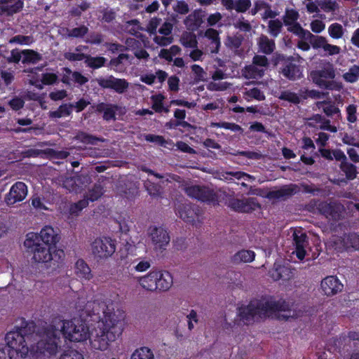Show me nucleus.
Returning a JSON list of instances; mask_svg holds the SVG:
<instances>
[{
  "instance_id": "f257e3e1",
  "label": "nucleus",
  "mask_w": 359,
  "mask_h": 359,
  "mask_svg": "<svg viewBox=\"0 0 359 359\" xmlns=\"http://www.w3.org/2000/svg\"><path fill=\"white\" fill-rule=\"evenodd\" d=\"M83 313L95 322L90 331L81 318L65 321L55 319L51 324H36L39 340L46 342L51 340L55 346L54 352L44 356L45 358L57 354L61 333L73 341H83L89 338L91 347L99 351L107 350L110 344L121 336L126 325V313L123 310L115 309L110 299L102 295L95 296L86 304Z\"/></svg>"
},
{
  "instance_id": "f03ea898",
  "label": "nucleus",
  "mask_w": 359,
  "mask_h": 359,
  "mask_svg": "<svg viewBox=\"0 0 359 359\" xmlns=\"http://www.w3.org/2000/svg\"><path fill=\"white\" fill-rule=\"evenodd\" d=\"M6 344H0V359H11L13 351L22 359L45 358L55 350L54 343L39 340L36 336V323L26 322L24 325L11 331L5 337Z\"/></svg>"
},
{
  "instance_id": "7ed1b4c3",
  "label": "nucleus",
  "mask_w": 359,
  "mask_h": 359,
  "mask_svg": "<svg viewBox=\"0 0 359 359\" xmlns=\"http://www.w3.org/2000/svg\"><path fill=\"white\" fill-rule=\"evenodd\" d=\"M285 301H272L266 299H255L251 301L246 306H241L238 309V316L245 324L259 318L269 316L273 312H283V318H297L302 315L301 310L292 308Z\"/></svg>"
},
{
  "instance_id": "20e7f679",
  "label": "nucleus",
  "mask_w": 359,
  "mask_h": 359,
  "mask_svg": "<svg viewBox=\"0 0 359 359\" xmlns=\"http://www.w3.org/2000/svg\"><path fill=\"white\" fill-rule=\"evenodd\" d=\"M91 250L95 257L106 259L114 253L116 246L110 238H98L92 243Z\"/></svg>"
},
{
  "instance_id": "39448f33",
  "label": "nucleus",
  "mask_w": 359,
  "mask_h": 359,
  "mask_svg": "<svg viewBox=\"0 0 359 359\" xmlns=\"http://www.w3.org/2000/svg\"><path fill=\"white\" fill-rule=\"evenodd\" d=\"M148 236L155 250H165L170 241L169 233L161 226H150L148 229Z\"/></svg>"
},
{
  "instance_id": "423d86ee",
  "label": "nucleus",
  "mask_w": 359,
  "mask_h": 359,
  "mask_svg": "<svg viewBox=\"0 0 359 359\" xmlns=\"http://www.w3.org/2000/svg\"><path fill=\"white\" fill-rule=\"evenodd\" d=\"M226 205L234 211L245 213L252 212L261 207L256 198L238 199L231 196Z\"/></svg>"
},
{
  "instance_id": "0eeeda50",
  "label": "nucleus",
  "mask_w": 359,
  "mask_h": 359,
  "mask_svg": "<svg viewBox=\"0 0 359 359\" xmlns=\"http://www.w3.org/2000/svg\"><path fill=\"white\" fill-rule=\"evenodd\" d=\"M186 193L190 197L199 201L215 204L218 202L219 193L201 186H191L186 189Z\"/></svg>"
},
{
  "instance_id": "6e6552de",
  "label": "nucleus",
  "mask_w": 359,
  "mask_h": 359,
  "mask_svg": "<svg viewBox=\"0 0 359 359\" xmlns=\"http://www.w3.org/2000/svg\"><path fill=\"white\" fill-rule=\"evenodd\" d=\"M98 86L104 89L114 90L118 94L126 93L129 88V83L125 79L116 78L112 75L99 77L95 79Z\"/></svg>"
},
{
  "instance_id": "1a4fd4ad",
  "label": "nucleus",
  "mask_w": 359,
  "mask_h": 359,
  "mask_svg": "<svg viewBox=\"0 0 359 359\" xmlns=\"http://www.w3.org/2000/svg\"><path fill=\"white\" fill-rule=\"evenodd\" d=\"M336 73L335 69L332 64L328 62L321 69L311 71L310 73V79L313 83L321 88L327 81L328 79H334Z\"/></svg>"
},
{
  "instance_id": "9d476101",
  "label": "nucleus",
  "mask_w": 359,
  "mask_h": 359,
  "mask_svg": "<svg viewBox=\"0 0 359 359\" xmlns=\"http://www.w3.org/2000/svg\"><path fill=\"white\" fill-rule=\"evenodd\" d=\"M27 195V187L22 182H15L5 197V202L8 206L22 201Z\"/></svg>"
},
{
  "instance_id": "9b49d317",
  "label": "nucleus",
  "mask_w": 359,
  "mask_h": 359,
  "mask_svg": "<svg viewBox=\"0 0 359 359\" xmlns=\"http://www.w3.org/2000/svg\"><path fill=\"white\" fill-rule=\"evenodd\" d=\"M343 210L344 206L341 203L337 202H319L317 206L318 212L325 216L328 219L334 220H338L340 219L341 213Z\"/></svg>"
},
{
  "instance_id": "f8f14e48",
  "label": "nucleus",
  "mask_w": 359,
  "mask_h": 359,
  "mask_svg": "<svg viewBox=\"0 0 359 359\" xmlns=\"http://www.w3.org/2000/svg\"><path fill=\"white\" fill-rule=\"evenodd\" d=\"M30 241L27 240L25 244L29 245L33 253V259L39 263H46L52 261L51 248L44 244L34 243L30 245Z\"/></svg>"
},
{
  "instance_id": "ddd939ff",
  "label": "nucleus",
  "mask_w": 359,
  "mask_h": 359,
  "mask_svg": "<svg viewBox=\"0 0 359 359\" xmlns=\"http://www.w3.org/2000/svg\"><path fill=\"white\" fill-rule=\"evenodd\" d=\"M299 191L298 186L294 184H286L278 189H274L269 191L266 197L273 201H285L297 193Z\"/></svg>"
},
{
  "instance_id": "4468645a",
  "label": "nucleus",
  "mask_w": 359,
  "mask_h": 359,
  "mask_svg": "<svg viewBox=\"0 0 359 359\" xmlns=\"http://www.w3.org/2000/svg\"><path fill=\"white\" fill-rule=\"evenodd\" d=\"M260 13L263 20L273 19L278 13L273 11L271 5L265 0H256L254 2V7L251 9L250 13L252 15Z\"/></svg>"
},
{
  "instance_id": "2eb2a0df",
  "label": "nucleus",
  "mask_w": 359,
  "mask_h": 359,
  "mask_svg": "<svg viewBox=\"0 0 359 359\" xmlns=\"http://www.w3.org/2000/svg\"><path fill=\"white\" fill-rule=\"evenodd\" d=\"M294 245H295L296 255L302 260L306 255L305 248L309 246V239L306 233L301 230H294L292 234Z\"/></svg>"
},
{
  "instance_id": "dca6fc26",
  "label": "nucleus",
  "mask_w": 359,
  "mask_h": 359,
  "mask_svg": "<svg viewBox=\"0 0 359 359\" xmlns=\"http://www.w3.org/2000/svg\"><path fill=\"white\" fill-rule=\"evenodd\" d=\"M279 72L291 81L299 79L302 76L299 67L293 63L291 58H288L283 62Z\"/></svg>"
},
{
  "instance_id": "f3484780",
  "label": "nucleus",
  "mask_w": 359,
  "mask_h": 359,
  "mask_svg": "<svg viewBox=\"0 0 359 359\" xmlns=\"http://www.w3.org/2000/svg\"><path fill=\"white\" fill-rule=\"evenodd\" d=\"M335 243L341 245L338 247L341 250H359V235L355 233H345Z\"/></svg>"
},
{
  "instance_id": "a211bd4d",
  "label": "nucleus",
  "mask_w": 359,
  "mask_h": 359,
  "mask_svg": "<svg viewBox=\"0 0 359 359\" xmlns=\"http://www.w3.org/2000/svg\"><path fill=\"white\" fill-rule=\"evenodd\" d=\"M321 289L327 296H332L341 292L343 285L335 276H327L321 281Z\"/></svg>"
},
{
  "instance_id": "6ab92c4d",
  "label": "nucleus",
  "mask_w": 359,
  "mask_h": 359,
  "mask_svg": "<svg viewBox=\"0 0 359 359\" xmlns=\"http://www.w3.org/2000/svg\"><path fill=\"white\" fill-rule=\"evenodd\" d=\"M24 0H0V15L7 16L20 12L23 8Z\"/></svg>"
},
{
  "instance_id": "aec40b11",
  "label": "nucleus",
  "mask_w": 359,
  "mask_h": 359,
  "mask_svg": "<svg viewBox=\"0 0 359 359\" xmlns=\"http://www.w3.org/2000/svg\"><path fill=\"white\" fill-rule=\"evenodd\" d=\"M204 36L208 40L206 43L208 50L211 53H218L220 47L218 32L212 28H209L205 32Z\"/></svg>"
},
{
  "instance_id": "412c9836",
  "label": "nucleus",
  "mask_w": 359,
  "mask_h": 359,
  "mask_svg": "<svg viewBox=\"0 0 359 359\" xmlns=\"http://www.w3.org/2000/svg\"><path fill=\"white\" fill-rule=\"evenodd\" d=\"M221 3L226 10L234 9L238 13H245L251 6L250 0H221Z\"/></svg>"
},
{
  "instance_id": "4be33fe9",
  "label": "nucleus",
  "mask_w": 359,
  "mask_h": 359,
  "mask_svg": "<svg viewBox=\"0 0 359 359\" xmlns=\"http://www.w3.org/2000/svg\"><path fill=\"white\" fill-rule=\"evenodd\" d=\"M204 12L201 9H197L190 13L184 20V24L189 30L197 29L203 23Z\"/></svg>"
},
{
  "instance_id": "5701e85b",
  "label": "nucleus",
  "mask_w": 359,
  "mask_h": 359,
  "mask_svg": "<svg viewBox=\"0 0 359 359\" xmlns=\"http://www.w3.org/2000/svg\"><path fill=\"white\" fill-rule=\"evenodd\" d=\"M41 240L46 245H55L59 242L60 236L50 226H46L39 233Z\"/></svg>"
},
{
  "instance_id": "b1692460",
  "label": "nucleus",
  "mask_w": 359,
  "mask_h": 359,
  "mask_svg": "<svg viewBox=\"0 0 359 359\" xmlns=\"http://www.w3.org/2000/svg\"><path fill=\"white\" fill-rule=\"evenodd\" d=\"M257 43L258 52L265 55L272 54L276 49L275 41L266 35L261 34L257 39Z\"/></svg>"
},
{
  "instance_id": "393cba45",
  "label": "nucleus",
  "mask_w": 359,
  "mask_h": 359,
  "mask_svg": "<svg viewBox=\"0 0 359 359\" xmlns=\"http://www.w3.org/2000/svg\"><path fill=\"white\" fill-rule=\"evenodd\" d=\"M158 271H152L147 275L138 278V283L146 290L154 292L157 290Z\"/></svg>"
},
{
  "instance_id": "a878e982",
  "label": "nucleus",
  "mask_w": 359,
  "mask_h": 359,
  "mask_svg": "<svg viewBox=\"0 0 359 359\" xmlns=\"http://www.w3.org/2000/svg\"><path fill=\"white\" fill-rule=\"evenodd\" d=\"M270 275L274 280H288L293 277V271L287 266L275 264Z\"/></svg>"
},
{
  "instance_id": "bb28decb",
  "label": "nucleus",
  "mask_w": 359,
  "mask_h": 359,
  "mask_svg": "<svg viewBox=\"0 0 359 359\" xmlns=\"http://www.w3.org/2000/svg\"><path fill=\"white\" fill-rule=\"evenodd\" d=\"M74 273L81 280H90L93 275L87 263L83 259H78L74 264Z\"/></svg>"
},
{
  "instance_id": "cd10ccee",
  "label": "nucleus",
  "mask_w": 359,
  "mask_h": 359,
  "mask_svg": "<svg viewBox=\"0 0 359 359\" xmlns=\"http://www.w3.org/2000/svg\"><path fill=\"white\" fill-rule=\"evenodd\" d=\"M177 214L182 220L187 223H194L197 217L194 207L186 203L178 205Z\"/></svg>"
},
{
  "instance_id": "c85d7f7f",
  "label": "nucleus",
  "mask_w": 359,
  "mask_h": 359,
  "mask_svg": "<svg viewBox=\"0 0 359 359\" xmlns=\"http://www.w3.org/2000/svg\"><path fill=\"white\" fill-rule=\"evenodd\" d=\"M218 178L222 180L232 181L233 179L255 180V177L242 171L222 172L218 173Z\"/></svg>"
},
{
  "instance_id": "c756f323",
  "label": "nucleus",
  "mask_w": 359,
  "mask_h": 359,
  "mask_svg": "<svg viewBox=\"0 0 359 359\" xmlns=\"http://www.w3.org/2000/svg\"><path fill=\"white\" fill-rule=\"evenodd\" d=\"M255 257V253L252 250H242L232 257V262L238 264L241 263L252 262Z\"/></svg>"
},
{
  "instance_id": "7c9ffc66",
  "label": "nucleus",
  "mask_w": 359,
  "mask_h": 359,
  "mask_svg": "<svg viewBox=\"0 0 359 359\" xmlns=\"http://www.w3.org/2000/svg\"><path fill=\"white\" fill-rule=\"evenodd\" d=\"M157 278V290L166 291L171 287L172 283V279L170 274L168 272L162 273L161 271H158Z\"/></svg>"
},
{
  "instance_id": "2f4dec72",
  "label": "nucleus",
  "mask_w": 359,
  "mask_h": 359,
  "mask_svg": "<svg viewBox=\"0 0 359 359\" xmlns=\"http://www.w3.org/2000/svg\"><path fill=\"white\" fill-rule=\"evenodd\" d=\"M243 36L241 34H236L232 36H228L226 45L230 49L233 50L236 55H241L242 50L240 48L243 41Z\"/></svg>"
},
{
  "instance_id": "473e14b6",
  "label": "nucleus",
  "mask_w": 359,
  "mask_h": 359,
  "mask_svg": "<svg viewBox=\"0 0 359 359\" xmlns=\"http://www.w3.org/2000/svg\"><path fill=\"white\" fill-rule=\"evenodd\" d=\"M265 73L260 67L256 66L252 62L251 65L246 66L243 70V75L245 78L250 79H260Z\"/></svg>"
},
{
  "instance_id": "72a5a7b5",
  "label": "nucleus",
  "mask_w": 359,
  "mask_h": 359,
  "mask_svg": "<svg viewBox=\"0 0 359 359\" xmlns=\"http://www.w3.org/2000/svg\"><path fill=\"white\" fill-rule=\"evenodd\" d=\"M74 138L82 143L92 145L96 144L97 142L104 141L103 138L90 135L83 131H79Z\"/></svg>"
},
{
  "instance_id": "f704fd0d",
  "label": "nucleus",
  "mask_w": 359,
  "mask_h": 359,
  "mask_svg": "<svg viewBox=\"0 0 359 359\" xmlns=\"http://www.w3.org/2000/svg\"><path fill=\"white\" fill-rule=\"evenodd\" d=\"M73 108V104H63L60 105L57 110L49 111L48 116L52 118H59L63 116H67L71 114Z\"/></svg>"
},
{
  "instance_id": "c9c22d12",
  "label": "nucleus",
  "mask_w": 359,
  "mask_h": 359,
  "mask_svg": "<svg viewBox=\"0 0 359 359\" xmlns=\"http://www.w3.org/2000/svg\"><path fill=\"white\" fill-rule=\"evenodd\" d=\"M22 62L23 64H35L42 59L41 55L33 50H22Z\"/></svg>"
},
{
  "instance_id": "e433bc0d",
  "label": "nucleus",
  "mask_w": 359,
  "mask_h": 359,
  "mask_svg": "<svg viewBox=\"0 0 359 359\" xmlns=\"http://www.w3.org/2000/svg\"><path fill=\"white\" fill-rule=\"evenodd\" d=\"M306 41H309L312 47L314 49L324 48L325 46L327 43V40L325 37L318 35H314L309 32L306 34Z\"/></svg>"
},
{
  "instance_id": "4c0bfd02",
  "label": "nucleus",
  "mask_w": 359,
  "mask_h": 359,
  "mask_svg": "<svg viewBox=\"0 0 359 359\" xmlns=\"http://www.w3.org/2000/svg\"><path fill=\"white\" fill-rule=\"evenodd\" d=\"M59 184L65 189L70 192H78L79 188L76 187L75 177L60 176L58 178Z\"/></svg>"
},
{
  "instance_id": "58836bf2",
  "label": "nucleus",
  "mask_w": 359,
  "mask_h": 359,
  "mask_svg": "<svg viewBox=\"0 0 359 359\" xmlns=\"http://www.w3.org/2000/svg\"><path fill=\"white\" fill-rule=\"evenodd\" d=\"M339 168L345 174L347 180H352L357 177V168L355 165L349 163L348 160L343 163H340Z\"/></svg>"
},
{
  "instance_id": "ea45409f",
  "label": "nucleus",
  "mask_w": 359,
  "mask_h": 359,
  "mask_svg": "<svg viewBox=\"0 0 359 359\" xmlns=\"http://www.w3.org/2000/svg\"><path fill=\"white\" fill-rule=\"evenodd\" d=\"M107 59L102 56L93 57L90 55H87V58L85 61V64L89 68L95 69H99L105 65Z\"/></svg>"
},
{
  "instance_id": "a19ab883",
  "label": "nucleus",
  "mask_w": 359,
  "mask_h": 359,
  "mask_svg": "<svg viewBox=\"0 0 359 359\" xmlns=\"http://www.w3.org/2000/svg\"><path fill=\"white\" fill-rule=\"evenodd\" d=\"M283 29V22L279 19H271L268 22V32L273 37H277Z\"/></svg>"
},
{
  "instance_id": "79ce46f5",
  "label": "nucleus",
  "mask_w": 359,
  "mask_h": 359,
  "mask_svg": "<svg viewBox=\"0 0 359 359\" xmlns=\"http://www.w3.org/2000/svg\"><path fill=\"white\" fill-rule=\"evenodd\" d=\"M103 194V187L99 184L96 183L93 185V187L88 190V193L85 195V196L90 201H95L98 198H100Z\"/></svg>"
},
{
  "instance_id": "37998d69",
  "label": "nucleus",
  "mask_w": 359,
  "mask_h": 359,
  "mask_svg": "<svg viewBox=\"0 0 359 359\" xmlns=\"http://www.w3.org/2000/svg\"><path fill=\"white\" fill-rule=\"evenodd\" d=\"M181 43L186 48H197L198 41L195 34L191 32L184 33L180 39Z\"/></svg>"
},
{
  "instance_id": "c03bdc74",
  "label": "nucleus",
  "mask_w": 359,
  "mask_h": 359,
  "mask_svg": "<svg viewBox=\"0 0 359 359\" xmlns=\"http://www.w3.org/2000/svg\"><path fill=\"white\" fill-rule=\"evenodd\" d=\"M342 77L348 83L356 82L359 79V65H354L351 67Z\"/></svg>"
},
{
  "instance_id": "a18cd8bd",
  "label": "nucleus",
  "mask_w": 359,
  "mask_h": 359,
  "mask_svg": "<svg viewBox=\"0 0 359 359\" xmlns=\"http://www.w3.org/2000/svg\"><path fill=\"white\" fill-rule=\"evenodd\" d=\"M130 359H154V355L149 348L142 347L135 351Z\"/></svg>"
},
{
  "instance_id": "49530a36",
  "label": "nucleus",
  "mask_w": 359,
  "mask_h": 359,
  "mask_svg": "<svg viewBox=\"0 0 359 359\" xmlns=\"http://www.w3.org/2000/svg\"><path fill=\"white\" fill-rule=\"evenodd\" d=\"M278 97L281 100L287 101L294 104L300 103V98L299 97L298 93L289 90L282 91Z\"/></svg>"
},
{
  "instance_id": "de8ad7c7",
  "label": "nucleus",
  "mask_w": 359,
  "mask_h": 359,
  "mask_svg": "<svg viewBox=\"0 0 359 359\" xmlns=\"http://www.w3.org/2000/svg\"><path fill=\"white\" fill-rule=\"evenodd\" d=\"M328 34L332 39H341L344 34L343 26L337 22L332 23L328 27Z\"/></svg>"
},
{
  "instance_id": "09e8293b",
  "label": "nucleus",
  "mask_w": 359,
  "mask_h": 359,
  "mask_svg": "<svg viewBox=\"0 0 359 359\" xmlns=\"http://www.w3.org/2000/svg\"><path fill=\"white\" fill-rule=\"evenodd\" d=\"M144 187L151 196L154 198L161 197L162 189L160 185L147 181L144 183Z\"/></svg>"
},
{
  "instance_id": "8fccbe9b",
  "label": "nucleus",
  "mask_w": 359,
  "mask_h": 359,
  "mask_svg": "<svg viewBox=\"0 0 359 359\" xmlns=\"http://www.w3.org/2000/svg\"><path fill=\"white\" fill-rule=\"evenodd\" d=\"M63 71L67 74H70L72 76V81H74L80 86H82L88 81V79L79 72H72L67 67L64 68Z\"/></svg>"
},
{
  "instance_id": "3c124183",
  "label": "nucleus",
  "mask_w": 359,
  "mask_h": 359,
  "mask_svg": "<svg viewBox=\"0 0 359 359\" xmlns=\"http://www.w3.org/2000/svg\"><path fill=\"white\" fill-rule=\"evenodd\" d=\"M299 15L298 12L294 9H286L285 15L283 18V22L285 26L290 25L297 22Z\"/></svg>"
},
{
  "instance_id": "603ef678",
  "label": "nucleus",
  "mask_w": 359,
  "mask_h": 359,
  "mask_svg": "<svg viewBox=\"0 0 359 359\" xmlns=\"http://www.w3.org/2000/svg\"><path fill=\"white\" fill-rule=\"evenodd\" d=\"M287 27L288 32H290L296 34L297 36L304 40H306V34L309 33V31L303 29L300 24L298 23L297 22Z\"/></svg>"
},
{
  "instance_id": "864d4df0",
  "label": "nucleus",
  "mask_w": 359,
  "mask_h": 359,
  "mask_svg": "<svg viewBox=\"0 0 359 359\" xmlns=\"http://www.w3.org/2000/svg\"><path fill=\"white\" fill-rule=\"evenodd\" d=\"M224 154H229L233 156H245L249 159H254V160H259L261 159L262 157V155L260 153L255 152V151H226L225 150L222 151Z\"/></svg>"
},
{
  "instance_id": "5fc2aeb1",
  "label": "nucleus",
  "mask_w": 359,
  "mask_h": 359,
  "mask_svg": "<svg viewBox=\"0 0 359 359\" xmlns=\"http://www.w3.org/2000/svg\"><path fill=\"white\" fill-rule=\"evenodd\" d=\"M142 245V243L138 242L137 244L133 241H128L121 249V251L126 252L128 255H137V250Z\"/></svg>"
},
{
  "instance_id": "6e6d98bb",
  "label": "nucleus",
  "mask_w": 359,
  "mask_h": 359,
  "mask_svg": "<svg viewBox=\"0 0 359 359\" xmlns=\"http://www.w3.org/2000/svg\"><path fill=\"white\" fill-rule=\"evenodd\" d=\"M211 126L216 128H224L234 132H238L241 134L243 133V129L238 124L229 122L212 123Z\"/></svg>"
},
{
  "instance_id": "4d7b16f0",
  "label": "nucleus",
  "mask_w": 359,
  "mask_h": 359,
  "mask_svg": "<svg viewBox=\"0 0 359 359\" xmlns=\"http://www.w3.org/2000/svg\"><path fill=\"white\" fill-rule=\"evenodd\" d=\"M233 25L235 28L241 32H249L252 30V25L250 22L243 16L238 18L234 22Z\"/></svg>"
},
{
  "instance_id": "13d9d810",
  "label": "nucleus",
  "mask_w": 359,
  "mask_h": 359,
  "mask_svg": "<svg viewBox=\"0 0 359 359\" xmlns=\"http://www.w3.org/2000/svg\"><path fill=\"white\" fill-rule=\"evenodd\" d=\"M124 29L131 35H136L140 29L139 20L134 19L126 22Z\"/></svg>"
},
{
  "instance_id": "bf43d9fd",
  "label": "nucleus",
  "mask_w": 359,
  "mask_h": 359,
  "mask_svg": "<svg viewBox=\"0 0 359 359\" xmlns=\"http://www.w3.org/2000/svg\"><path fill=\"white\" fill-rule=\"evenodd\" d=\"M252 63L262 69L264 71H266V68L269 65L267 57L262 55H255L252 58Z\"/></svg>"
},
{
  "instance_id": "052dcab7",
  "label": "nucleus",
  "mask_w": 359,
  "mask_h": 359,
  "mask_svg": "<svg viewBox=\"0 0 359 359\" xmlns=\"http://www.w3.org/2000/svg\"><path fill=\"white\" fill-rule=\"evenodd\" d=\"M162 19L158 17H154L150 19L147 25V32L151 34H156L158 27L161 25Z\"/></svg>"
},
{
  "instance_id": "680f3d73",
  "label": "nucleus",
  "mask_w": 359,
  "mask_h": 359,
  "mask_svg": "<svg viewBox=\"0 0 359 359\" xmlns=\"http://www.w3.org/2000/svg\"><path fill=\"white\" fill-rule=\"evenodd\" d=\"M9 43H18L29 45L33 42V38L31 36L17 35L9 39Z\"/></svg>"
},
{
  "instance_id": "e2e57ef3",
  "label": "nucleus",
  "mask_w": 359,
  "mask_h": 359,
  "mask_svg": "<svg viewBox=\"0 0 359 359\" xmlns=\"http://www.w3.org/2000/svg\"><path fill=\"white\" fill-rule=\"evenodd\" d=\"M173 11L180 15H186L189 12V6L184 1H177L172 6Z\"/></svg>"
},
{
  "instance_id": "0e129e2a",
  "label": "nucleus",
  "mask_w": 359,
  "mask_h": 359,
  "mask_svg": "<svg viewBox=\"0 0 359 359\" xmlns=\"http://www.w3.org/2000/svg\"><path fill=\"white\" fill-rule=\"evenodd\" d=\"M318 6L325 12H334L338 8V4L335 1L331 0L321 1Z\"/></svg>"
},
{
  "instance_id": "69168bd1",
  "label": "nucleus",
  "mask_w": 359,
  "mask_h": 359,
  "mask_svg": "<svg viewBox=\"0 0 359 359\" xmlns=\"http://www.w3.org/2000/svg\"><path fill=\"white\" fill-rule=\"evenodd\" d=\"M76 187L79 188V191L82 190L83 187H86L91 182L90 176L88 175H78L75 176Z\"/></svg>"
},
{
  "instance_id": "338daca9",
  "label": "nucleus",
  "mask_w": 359,
  "mask_h": 359,
  "mask_svg": "<svg viewBox=\"0 0 359 359\" xmlns=\"http://www.w3.org/2000/svg\"><path fill=\"white\" fill-rule=\"evenodd\" d=\"M88 32V28L85 25L75 27L69 31L68 36L70 37L81 38L85 36Z\"/></svg>"
},
{
  "instance_id": "774afa93",
  "label": "nucleus",
  "mask_w": 359,
  "mask_h": 359,
  "mask_svg": "<svg viewBox=\"0 0 359 359\" xmlns=\"http://www.w3.org/2000/svg\"><path fill=\"white\" fill-rule=\"evenodd\" d=\"M90 201L84 196L83 199L80 200L77 203H74L71 205L70 212L71 214H77L79 212L82 210L88 205Z\"/></svg>"
}]
</instances>
